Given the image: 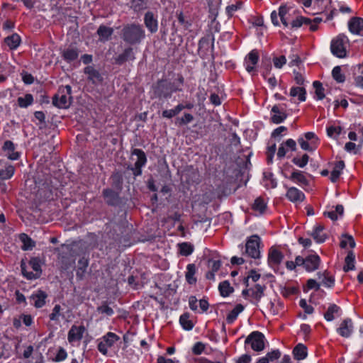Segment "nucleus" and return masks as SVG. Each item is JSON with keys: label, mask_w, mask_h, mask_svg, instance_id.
Instances as JSON below:
<instances>
[{"label": "nucleus", "mask_w": 363, "mask_h": 363, "mask_svg": "<svg viewBox=\"0 0 363 363\" xmlns=\"http://www.w3.org/2000/svg\"><path fill=\"white\" fill-rule=\"evenodd\" d=\"M120 38L130 46L139 45L145 38V30L138 23H130L123 26Z\"/></svg>", "instance_id": "f257e3e1"}, {"label": "nucleus", "mask_w": 363, "mask_h": 363, "mask_svg": "<svg viewBox=\"0 0 363 363\" xmlns=\"http://www.w3.org/2000/svg\"><path fill=\"white\" fill-rule=\"evenodd\" d=\"M153 93L155 97L159 99L171 98L173 92L180 91L181 87L175 83L169 82L167 79H160L152 86Z\"/></svg>", "instance_id": "f03ea898"}, {"label": "nucleus", "mask_w": 363, "mask_h": 363, "mask_svg": "<svg viewBox=\"0 0 363 363\" xmlns=\"http://www.w3.org/2000/svg\"><path fill=\"white\" fill-rule=\"evenodd\" d=\"M72 87L69 85L60 86L57 93L52 98L53 106L59 108H67L72 101Z\"/></svg>", "instance_id": "7ed1b4c3"}, {"label": "nucleus", "mask_w": 363, "mask_h": 363, "mask_svg": "<svg viewBox=\"0 0 363 363\" xmlns=\"http://www.w3.org/2000/svg\"><path fill=\"white\" fill-rule=\"evenodd\" d=\"M349 43V39L345 34H340L331 41L330 49L332 53L339 58L347 56L345 44Z\"/></svg>", "instance_id": "20e7f679"}, {"label": "nucleus", "mask_w": 363, "mask_h": 363, "mask_svg": "<svg viewBox=\"0 0 363 363\" xmlns=\"http://www.w3.org/2000/svg\"><path fill=\"white\" fill-rule=\"evenodd\" d=\"M133 156L137 157L136 162L134 165H128V169L133 172L135 177H138L142 174V167L145 165L147 162V157L143 150L140 149H133L131 152V159L133 160Z\"/></svg>", "instance_id": "39448f33"}, {"label": "nucleus", "mask_w": 363, "mask_h": 363, "mask_svg": "<svg viewBox=\"0 0 363 363\" xmlns=\"http://www.w3.org/2000/svg\"><path fill=\"white\" fill-rule=\"evenodd\" d=\"M29 265L35 272H28L26 270V264L22 261L21 264V268L23 275L28 279H35L39 278L42 272L40 258H31L29 261Z\"/></svg>", "instance_id": "423d86ee"}, {"label": "nucleus", "mask_w": 363, "mask_h": 363, "mask_svg": "<svg viewBox=\"0 0 363 363\" xmlns=\"http://www.w3.org/2000/svg\"><path fill=\"white\" fill-rule=\"evenodd\" d=\"M279 246H272L269 250L268 264L273 267L275 272H277L279 265L284 259L283 252L279 249Z\"/></svg>", "instance_id": "0eeeda50"}, {"label": "nucleus", "mask_w": 363, "mask_h": 363, "mask_svg": "<svg viewBox=\"0 0 363 363\" xmlns=\"http://www.w3.org/2000/svg\"><path fill=\"white\" fill-rule=\"evenodd\" d=\"M119 340L120 337L116 334L108 332L102 337V341L98 344V350L106 355L108 352V348L111 347Z\"/></svg>", "instance_id": "6e6552de"}, {"label": "nucleus", "mask_w": 363, "mask_h": 363, "mask_svg": "<svg viewBox=\"0 0 363 363\" xmlns=\"http://www.w3.org/2000/svg\"><path fill=\"white\" fill-rule=\"evenodd\" d=\"M266 346V340L264 334L259 331L251 333V349L255 352H262Z\"/></svg>", "instance_id": "1a4fd4ad"}, {"label": "nucleus", "mask_w": 363, "mask_h": 363, "mask_svg": "<svg viewBox=\"0 0 363 363\" xmlns=\"http://www.w3.org/2000/svg\"><path fill=\"white\" fill-rule=\"evenodd\" d=\"M102 195L104 198L105 202L111 206H117L121 203V199L119 196V191H114L111 189H104L102 191Z\"/></svg>", "instance_id": "9d476101"}, {"label": "nucleus", "mask_w": 363, "mask_h": 363, "mask_svg": "<svg viewBox=\"0 0 363 363\" xmlns=\"http://www.w3.org/2000/svg\"><path fill=\"white\" fill-rule=\"evenodd\" d=\"M135 59L133 48L131 46L125 48L123 52L114 58V64L123 65L126 62L133 61Z\"/></svg>", "instance_id": "9b49d317"}, {"label": "nucleus", "mask_w": 363, "mask_h": 363, "mask_svg": "<svg viewBox=\"0 0 363 363\" xmlns=\"http://www.w3.org/2000/svg\"><path fill=\"white\" fill-rule=\"evenodd\" d=\"M214 40L215 38L212 33L201 38L199 42V52L206 54L210 48L213 51L214 49Z\"/></svg>", "instance_id": "f8f14e48"}, {"label": "nucleus", "mask_w": 363, "mask_h": 363, "mask_svg": "<svg viewBox=\"0 0 363 363\" xmlns=\"http://www.w3.org/2000/svg\"><path fill=\"white\" fill-rule=\"evenodd\" d=\"M144 24L150 33H155L158 30L157 16L152 11L146 12L144 16Z\"/></svg>", "instance_id": "ddd939ff"}, {"label": "nucleus", "mask_w": 363, "mask_h": 363, "mask_svg": "<svg viewBox=\"0 0 363 363\" xmlns=\"http://www.w3.org/2000/svg\"><path fill=\"white\" fill-rule=\"evenodd\" d=\"M85 330V327L82 325L79 326L73 325L68 332L67 340L69 342L72 344L76 341L81 340Z\"/></svg>", "instance_id": "4468645a"}, {"label": "nucleus", "mask_w": 363, "mask_h": 363, "mask_svg": "<svg viewBox=\"0 0 363 363\" xmlns=\"http://www.w3.org/2000/svg\"><path fill=\"white\" fill-rule=\"evenodd\" d=\"M320 257L317 254L308 255L306 257L305 269L313 272L318 269L320 264Z\"/></svg>", "instance_id": "2eb2a0df"}, {"label": "nucleus", "mask_w": 363, "mask_h": 363, "mask_svg": "<svg viewBox=\"0 0 363 363\" xmlns=\"http://www.w3.org/2000/svg\"><path fill=\"white\" fill-rule=\"evenodd\" d=\"M263 247L261 239L258 235H251V258L259 259L260 257L259 249Z\"/></svg>", "instance_id": "dca6fc26"}, {"label": "nucleus", "mask_w": 363, "mask_h": 363, "mask_svg": "<svg viewBox=\"0 0 363 363\" xmlns=\"http://www.w3.org/2000/svg\"><path fill=\"white\" fill-rule=\"evenodd\" d=\"M84 72L88 75V80L94 84H99L103 81V77L93 66L86 67L84 69Z\"/></svg>", "instance_id": "f3484780"}, {"label": "nucleus", "mask_w": 363, "mask_h": 363, "mask_svg": "<svg viewBox=\"0 0 363 363\" xmlns=\"http://www.w3.org/2000/svg\"><path fill=\"white\" fill-rule=\"evenodd\" d=\"M348 26L352 33L358 35L363 30V18L357 16L352 17L350 18Z\"/></svg>", "instance_id": "a211bd4d"}, {"label": "nucleus", "mask_w": 363, "mask_h": 363, "mask_svg": "<svg viewBox=\"0 0 363 363\" xmlns=\"http://www.w3.org/2000/svg\"><path fill=\"white\" fill-rule=\"evenodd\" d=\"M96 33L99 35V40L104 43L111 39V37L113 33V29L105 25H101L98 28Z\"/></svg>", "instance_id": "6ab92c4d"}, {"label": "nucleus", "mask_w": 363, "mask_h": 363, "mask_svg": "<svg viewBox=\"0 0 363 363\" xmlns=\"http://www.w3.org/2000/svg\"><path fill=\"white\" fill-rule=\"evenodd\" d=\"M286 196L291 202L302 201L305 198L304 194L296 187L288 188Z\"/></svg>", "instance_id": "aec40b11"}, {"label": "nucleus", "mask_w": 363, "mask_h": 363, "mask_svg": "<svg viewBox=\"0 0 363 363\" xmlns=\"http://www.w3.org/2000/svg\"><path fill=\"white\" fill-rule=\"evenodd\" d=\"M281 173L284 174V176L286 178H289V179L292 181H296L297 182L304 185V186H308L309 182L306 179V176L304 175V172L301 171H294L290 177H288L287 174H284V169L281 170Z\"/></svg>", "instance_id": "412c9836"}, {"label": "nucleus", "mask_w": 363, "mask_h": 363, "mask_svg": "<svg viewBox=\"0 0 363 363\" xmlns=\"http://www.w3.org/2000/svg\"><path fill=\"white\" fill-rule=\"evenodd\" d=\"M79 53L77 48L69 47L62 51V57L66 62H71L78 58Z\"/></svg>", "instance_id": "4be33fe9"}, {"label": "nucleus", "mask_w": 363, "mask_h": 363, "mask_svg": "<svg viewBox=\"0 0 363 363\" xmlns=\"http://www.w3.org/2000/svg\"><path fill=\"white\" fill-rule=\"evenodd\" d=\"M111 186L116 190L121 191L123 186V175L118 171H115L112 173L111 177Z\"/></svg>", "instance_id": "5701e85b"}, {"label": "nucleus", "mask_w": 363, "mask_h": 363, "mask_svg": "<svg viewBox=\"0 0 363 363\" xmlns=\"http://www.w3.org/2000/svg\"><path fill=\"white\" fill-rule=\"evenodd\" d=\"M292 352L296 360H302L308 355L307 347L302 343H298L294 347Z\"/></svg>", "instance_id": "b1692460"}, {"label": "nucleus", "mask_w": 363, "mask_h": 363, "mask_svg": "<svg viewBox=\"0 0 363 363\" xmlns=\"http://www.w3.org/2000/svg\"><path fill=\"white\" fill-rule=\"evenodd\" d=\"M48 297V294L42 291L38 290L35 294L30 296V298L33 300V305L36 308H41L45 304V299Z\"/></svg>", "instance_id": "393cba45"}, {"label": "nucleus", "mask_w": 363, "mask_h": 363, "mask_svg": "<svg viewBox=\"0 0 363 363\" xmlns=\"http://www.w3.org/2000/svg\"><path fill=\"white\" fill-rule=\"evenodd\" d=\"M272 112L274 113L273 116H272L270 120L273 123H280L283 122L287 117V114L285 111H280L278 106L275 105L272 108Z\"/></svg>", "instance_id": "a878e982"}, {"label": "nucleus", "mask_w": 363, "mask_h": 363, "mask_svg": "<svg viewBox=\"0 0 363 363\" xmlns=\"http://www.w3.org/2000/svg\"><path fill=\"white\" fill-rule=\"evenodd\" d=\"M251 209L255 211L259 212V214H264L267 211V205L265 202L264 197H257L253 203L251 204Z\"/></svg>", "instance_id": "bb28decb"}, {"label": "nucleus", "mask_w": 363, "mask_h": 363, "mask_svg": "<svg viewBox=\"0 0 363 363\" xmlns=\"http://www.w3.org/2000/svg\"><path fill=\"white\" fill-rule=\"evenodd\" d=\"M89 265V261L84 257H82L78 261V267L77 269V278L79 280H82L84 279L86 268Z\"/></svg>", "instance_id": "cd10ccee"}, {"label": "nucleus", "mask_w": 363, "mask_h": 363, "mask_svg": "<svg viewBox=\"0 0 363 363\" xmlns=\"http://www.w3.org/2000/svg\"><path fill=\"white\" fill-rule=\"evenodd\" d=\"M251 23L257 27V35L258 36L262 35L263 30L267 28L264 24L263 16L262 14H257L251 18Z\"/></svg>", "instance_id": "c85d7f7f"}, {"label": "nucleus", "mask_w": 363, "mask_h": 363, "mask_svg": "<svg viewBox=\"0 0 363 363\" xmlns=\"http://www.w3.org/2000/svg\"><path fill=\"white\" fill-rule=\"evenodd\" d=\"M196 272V267L194 264H189L186 267V272L185 273V278L189 284L195 285L197 279L195 277Z\"/></svg>", "instance_id": "c756f323"}, {"label": "nucleus", "mask_w": 363, "mask_h": 363, "mask_svg": "<svg viewBox=\"0 0 363 363\" xmlns=\"http://www.w3.org/2000/svg\"><path fill=\"white\" fill-rule=\"evenodd\" d=\"M272 62L271 57H269L267 54L262 55V63H261V69H262V76L266 79L267 78L268 74H269L272 69Z\"/></svg>", "instance_id": "7c9ffc66"}, {"label": "nucleus", "mask_w": 363, "mask_h": 363, "mask_svg": "<svg viewBox=\"0 0 363 363\" xmlns=\"http://www.w3.org/2000/svg\"><path fill=\"white\" fill-rule=\"evenodd\" d=\"M325 229V225L323 223H318L311 235L313 238V239L318 243H321L325 242L327 239L328 235L326 234L320 235V232Z\"/></svg>", "instance_id": "2f4dec72"}, {"label": "nucleus", "mask_w": 363, "mask_h": 363, "mask_svg": "<svg viewBox=\"0 0 363 363\" xmlns=\"http://www.w3.org/2000/svg\"><path fill=\"white\" fill-rule=\"evenodd\" d=\"M4 42L11 50H14L20 45L21 38L18 34L13 33L12 35L6 37L4 39Z\"/></svg>", "instance_id": "473e14b6"}, {"label": "nucleus", "mask_w": 363, "mask_h": 363, "mask_svg": "<svg viewBox=\"0 0 363 363\" xmlns=\"http://www.w3.org/2000/svg\"><path fill=\"white\" fill-rule=\"evenodd\" d=\"M265 289L266 286L264 284H255L254 286L251 288V298L255 299L256 301H259L264 295V291Z\"/></svg>", "instance_id": "72a5a7b5"}, {"label": "nucleus", "mask_w": 363, "mask_h": 363, "mask_svg": "<svg viewBox=\"0 0 363 363\" xmlns=\"http://www.w3.org/2000/svg\"><path fill=\"white\" fill-rule=\"evenodd\" d=\"M354 259L355 256L352 251H349L345 259V264L343 266V270L345 272H347L352 270L354 268Z\"/></svg>", "instance_id": "f704fd0d"}, {"label": "nucleus", "mask_w": 363, "mask_h": 363, "mask_svg": "<svg viewBox=\"0 0 363 363\" xmlns=\"http://www.w3.org/2000/svg\"><path fill=\"white\" fill-rule=\"evenodd\" d=\"M290 95L293 97L298 96L300 101H304L306 99V91L303 86H293L291 89Z\"/></svg>", "instance_id": "c9c22d12"}, {"label": "nucleus", "mask_w": 363, "mask_h": 363, "mask_svg": "<svg viewBox=\"0 0 363 363\" xmlns=\"http://www.w3.org/2000/svg\"><path fill=\"white\" fill-rule=\"evenodd\" d=\"M19 239L23 243L21 248L23 250H32L35 247V242L28 235L21 233L19 235Z\"/></svg>", "instance_id": "e433bc0d"}, {"label": "nucleus", "mask_w": 363, "mask_h": 363, "mask_svg": "<svg viewBox=\"0 0 363 363\" xmlns=\"http://www.w3.org/2000/svg\"><path fill=\"white\" fill-rule=\"evenodd\" d=\"M189 318V313H183L179 318V323L184 330H190L194 328V323Z\"/></svg>", "instance_id": "4c0bfd02"}, {"label": "nucleus", "mask_w": 363, "mask_h": 363, "mask_svg": "<svg viewBox=\"0 0 363 363\" xmlns=\"http://www.w3.org/2000/svg\"><path fill=\"white\" fill-rule=\"evenodd\" d=\"M315 89V97L317 100H322L325 97V89L323 84L320 81H315L313 83Z\"/></svg>", "instance_id": "58836bf2"}, {"label": "nucleus", "mask_w": 363, "mask_h": 363, "mask_svg": "<svg viewBox=\"0 0 363 363\" xmlns=\"http://www.w3.org/2000/svg\"><path fill=\"white\" fill-rule=\"evenodd\" d=\"M349 323H351V319L350 318L345 319L341 323L340 326L338 328V331L341 336L347 337L351 334L352 330L349 328Z\"/></svg>", "instance_id": "ea45409f"}, {"label": "nucleus", "mask_w": 363, "mask_h": 363, "mask_svg": "<svg viewBox=\"0 0 363 363\" xmlns=\"http://www.w3.org/2000/svg\"><path fill=\"white\" fill-rule=\"evenodd\" d=\"M218 289L220 295L223 297L228 296L231 293L233 292V288L230 286L228 281L220 282Z\"/></svg>", "instance_id": "a19ab883"}, {"label": "nucleus", "mask_w": 363, "mask_h": 363, "mask_svg": "<svg viewBox=\"0 0 363 363\" xmlns=\"http://www.w3.org/2000/svg\"><path fill=\"white\" fill-rule=\"evenodd\" d=\"M311 23L312 21L311 18L303 16H298L296 18V19L291 21V25L292 28H299L302 26L303 24L309 25Z\"/></svg>", "instance_id": "79ce46f5"}, {"label": "nucleus", "mask_w": 363, "mask_h": 363, "mask_svg": "<svg viewBox=\"0 0 363 363\" xmlns=\"http://www.w3.org/2000/svg\"><path fill=\"white\" fill-rule=\"evenodd\" d=\"M244 309V306L242 304H238L232 310L226 317V321L228 323H232L237 318L238 315L242 312Z\"/></svg>", "instance_id": "37998d69"}, {"label": "nucleus", "mask_w": 363, "mask_h": 363, "mask_svg": "<svg viewBox=\"0 0 363 363\" xmlns=\"http://www.w3.org/2000/svg\"><path fill=\"white\" fill-rule=\"evenodd\" d=\"M179 253L183 256H189L194 251V246L189 242H182L178 245Z\"/></svg>", "instance_id": "c03bdc74"}, {"label": "nucleus", "mask_w": 363, "mask_h": 363, "mask_svg": "<svg viewBox=\"0 0 363 363\" xmlns=\"http://www.w3.org/2000/svg\"><path fill=\"white\" fill-rule=\"evenodd\" d=\"M300 293V289L297 286H284L281 290V295L284 298H288L291 295H298Z\"/></svg>", "instance_id": "a18cd8bd"}, {"label": "nucleus", "mask_w": 363, "mask_h": 363, "mask_svg": "<svg viewBox=\"0 0 363 363\" xmlns=\"http://www.w3.org/2000/svg\"><path fill=\"white\" fill-rule=\"evenodd\" d=\"M130 8L135 12L141 11L147 8V1L145 0H131Z\"/></svg>", "instance_id": "49530a36"}, {"label": "nucleus", "mask_w": 363, "mask_h": 363, "mask_svg": "<svg viewBox=\"0 0 363 363\" xmlns=\"http://www.w3.org/2000/svg\"><path fill=\"white\" fill-rule=\"evenodd\" d=\"M342 237L346 240H342L340 242V247L342 249H345L347 247V243L350 248H354L355 247V242L353 237L347 233H345L342 235Z\"/></svg>", "instance_id": "de8ad7c7"}, {"label": "nucleus", "mask_w": 363, "mask_h": 363, "mask_svg": "<svg viewBox=\"0 0 363 363\" xmlns=\"http://www.w3.org/2000/svg\"><path fill=\"white\" fill-rule=\"evenodd\" d=\"M340 311V307L336 304H331L328 307L327 311L324 313V317L328 321L334 319V313H337Z\"/></svg>", "instance_id": "09e8293b"}, {"label": "nucleus", "mask_w": 363, "mask_h": 363, "mask_svg": "<svg viewBox=\"0 0 363 363\" xmlns=\"http://www.w3.org/2000/svg\"><path fill=\"white\" fill-rule=\"evenodd\" d=\"M332 76L333 79L338 83H342L345 80V76L342 73L341 67L336 66L332 71Z\"/></svg>", "instance_id": "8fccbe9b"}, {"label": "nucleus", "mask_w": 363, "mask_h": 363, "mask_svg": "<svg viewBox=\"0 0 363 363\" xmlns=\"http://www.w3.org/2000/svg\"><path fill=\"white\" fill-rule=\"evenodd\" d=\"M14 167L9 165L5 169H0V179H9L14 174Z\"/></svg>", "instance_id": "3c124183"}, {"label": "nucleus", "mask_w": 363, "mask_h": 363, "mask_svg": "<svg viewBox=\"0 0 363 363\" xmlns=\"http://www.w3.org/2000/svg\"><path fill=\"white\" fill-rule=\"evenodd\" d=\"M289 9L290 8L288 7L286 4H282L279 9V16L280 17V20L282 24L286 27L289 26V23L285 16L289 12Z\"/></svg>", "instance_id": "603ef678"}, {"label": "nucleus", "mask_w": 363, "mask_h": 363, "mask_svg": "<svg viewBox=\"0 0 363 363\" xmlns=\"http://www.w3.org/2000/svg\"><path fill=\"white\" fill-rule=\"evenodd\" d=\"M17 101L20 107L26 108L29 105L32 104L33 98L31 94H27L24 97H18Z\"/></svg>", "instance_id": "864d4df0"}, {"label": "nucleus", "mask_w": 363, "mask_h": 363, "mask_svg": "<svg viewBox=\"0 0 363 363\" xmlns=\"http://www.w3.org/2000/svg\"><path fill=\"white\" fill-rule=\"evenodd\" d=\"M182 111V106H176L173 109L164 110L162 111V116L163 118H172L179 114Z\"/></svg>", "instance_id": "5fc2aeb1"}, {"label": "nucleus", "mask_w": 363, "mask_h": 363, "mask_svg": "<svg viewBox=\"0 0 363 363\" xmlns=\"http://www.w3.org/2000/svg\"><path fill=\"white\" fill-rule=\"evenodd\" d=\"M194 121V116L190 113H185L181 118H177L175 123L179 126L186 125Z\"/></svg>", "instance_id": "6e6d98bb"}, {"label": "nucleus", "mask_w": 363, "mask_h": 363, "mask_svg": "<svg viewBox=\"0 0 363 363\" xmlns=\"http://www.w3.org/2000/svg\"><path fill=\"white\" fill-rule=\"evenodd\" d=\"M323 284H325L327 287H331L335 284V277L331 275L330 272L326 269L323 273Z\"/></svg>", "instance_id": "4d7b16f0"}, {"label": "nucleus", "mask_w": 363, "mask_h": 363, "mask_svg": "<svg viewBox=\"0 0 363 363\" xmlns=\"http://www.w3.org/2000/svg\"><path fill=\"white\" fill-rule=\"evenodd\" d=\"M308 160H309V156L306 153H305L300 158L297 157H294L292 159V162L294 164H295L296 165L298 166L299 167L303 168L307 164V163L308 162Z\"/></svg>", "instance_id": "13d9d810"}, {"label": "nucleus", "mask_w": 363, "mask_h": 363, "mask_svg": "<svg viewBox=\"0 0 363 363\" xmlns=\"http://www.w3.org/2000/svg\"><path fill=\"white\" fill-rule=\"evenodd\" d=\"M313 289H314L315 291H318L320 289V284L315 279H308L306 284L303 286V291L307 292Z\"/></svg>", "instance_id": "bf43d9fd"}, {"label": "nucleus", "mask_w": 363, "mask_h": 363, "mask_svg": "<svg viewBox=\"0 0 363 363\" xmlns=\"http://www.w3.org/2000/svg\"><path fill=\"white\" fill-rule=\"evenodd\" d=\"M97 311L101 313H104L107 315H112L113 310L108 306L107 301H103L101 305L97 307Z\"/></svg>", "instance_id": "052dcab7"}, {"label": "nucleus", "mask_w": 363, "mask_h": 363, "mask_svg": "<svg viewBox=\"0 0 363 363\" xmlns=\"http://www.w3.org/2000/svg\"><path fill=\"white\" fill-rule=\"evenodd\" d=\"M298 142L299 143L301 147L304 150L312 152L317 148V145L313 146L307 140H303V138H300L298 140Z\"/></svg>", "instance_id": "680f3d73"}, {"label": "nucleus", "mask_w": 363, "mask_h": 363, "mask_svg": "<svg viewBox=\"0 0 363 363\" xmlns=\"http://www.w3.org/2000/svg\"><path fill=\"white\" fill-rule=\"evenodd\" d=\"M276 152V144L273 143L272 145L267 147V150L266 152L267 155V163L270 164L272 162L274 155Z\"/></svg>", "instance_id": "e2e57ef3"}, {"label": "nucleus", "mask_w": 363, "mask_h": 363, "mask_svg": "<svg viewBox=\"0 0 363 363\" xmlns=\"http://www.w3.org/2000/svg\"><path fill=\"white\" fill-rule=\"evenodd\" d=\"M176 15L179 22L184 26L185 29H188L191 26V23L185 19L182 11H177Z\"/></svg>", "instance_id": "0e129e2a"}, {"label": "nucleus", "mask_w": 363, "mask_h": 363, "mask_svg": "<svg viewBox=\"0 0 363 363\" xmlns=\"http://www.w3.org/2000/svg\"><path fill=\"white\" fill-rule=\"evenodd\" d=\"M304 137L306 138L307 141L311 140L310 144H311L313 146H318V142L319 139L315 133H313V132H307L304 134Z\"/></svg>", "instance_id": "69168bd1"}, {"label": "nucleus", "mask_w": 363, "mask_h": 363, "mask_svg": "<svg viewBox=\"0 0 363 363\" xmlns=\"http://www.w3.org/2000/svg\"><path fill=\"white\" fill-rule=\"evenodd\" d=\"M61 306L59 304L55 306L52 309V312L50 314V319L52 320H59V316L60 314Z\"/></svg>", "instance_id": "338daca9"}, {"label": "nucleus", "mask_w": 363, "mask_h": 363, "mask_svg": "<svg viewBox=\"0 0 363 363\" xmlns=\"http://www.w3.org/2000/svg\"><path fill=\"white\" fill-rule=\"evenodd\" d=\"M273 62L275 67L281 68L286 64V60L284 55H280L279 57H274Z\"/></svg>", "instance_id": "774afa93"}]
</instances>
